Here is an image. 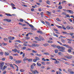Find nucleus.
Returning a JSON list of instances; mask_svg holds the SVG:
<instances>
[{
  "mask_svg": "<svg viewBox=\"0 0 74 74\" xmlns=\"http://www.w3.org/2000/svg\"><path fill=\"white\" fill-rule=\"evenodd\" d=\"M39 38L37 37H35L36 40V41H41V40H42V41L44 40V38H43L42 37V36H39Z\"/></svg>",
  "mask_w": 74,
  "mask_h": 74,
  "instance_id": "f257e3e1",
  "label": "nucleus"
},
{
  "mask_svg": "<svg viewBox=\"0 0 74 74\" xmlns=\"http://www.w3.org/2000/svg\"><path fill=\"white\" fill-rule=\"evenodd\" d=\"M4 66V62H1L0 63V70L3 69V67Z\"/></svg>",
  "mask_w": 74,
  "mask_h": 74,
  "instance_id": "f03ea898",
  "label": "nucleus"
},
{
  "mask_svg": "<svg viewBox=\"0 0 74 74\" xmlns=\"http://www.w3.org/2000/svg\"><path fill=\"white\" fill-rule=\"evenodd\" d=\"M61 49L60 50V51L63 52H65V51L64 50V49H65V47H61V49Z\"/></svg>",
  "mask_w": 74,
  "mask_h": 74,
  "instance_id": "7ed1b4c3",
  "label": "nucleus"
},
{
  "mask_svg": "<svg viewBox=\"0 0 74 74\" xmlns=\"http://www.w3.org/2000/svg\"><path fill=\"white\" fill-rule=\"evenodd\" d=\"M32 73H33V74H36V73H37V74H38V71L36 70H35L34 71H32Z\"/></svg>",
  "mask_w": 74,
  "mask_h": 74,
  "instance_id": "20e7f679",
  "label": "nucleus"
},
{
  "mask_svg": "<svg viewBox=\"0 0 74 74\" xmlns=\"http://www.w3.org/2000/svg\"><path fill=\"white\" fill-rule=\"evenodd\" d=\"M3 21H6V22H11V20H10L7 19H3Z\"/></svg>",
  "mask_w": 74,
  "mask_h": 74,
  "instance_id": "39448f33",
  "label": "nucleus"
},
{
  "mask_svg": "<svg viewBox=\"0 0 74 74\" xmlns=\"http://www.w3.org/2000/svg\"><path fill=\"white\" fill-rule=\"evenodd\" d=\"M8 38L9 39V40H12L14 39H15V38L13 37H12L11 36H10L8 37Z\"/></svg>",
  "mask_w": 74,
  "mask_h": 74,
  "instance_id": "423d86ee",
  "label": "nucleus"
},
{
  "mask_svg": "<svg viewBox=\"0 0 74 74\" xmlns=\"http://www.w3.org/2000/svg\"><path fill=\"white\" fill-rule=\"evenodd\" d=\"M66 48H70L71 50H73V48H72V47H71L69 46V45H66Z\"/></svg>",
  "mask_w": 74,
  "mask_h": 74,
  "instance_id": "0eeeda50",
  "label": "nucleus"
},
{
  "mask_svg": "<svg viewBox=\"0 0 74 74\" xmlns=\"http://www.w3.org/2000/svg\"><path fill=\"white\" fill-rule=\"evenodd\" d=\"M15 62H16V64H18L20 63H21V62H22V61L21 60H17V61H16Z\"/></svg>",
  "mask_w": 74,
  "mask_h": 74,
  "instance_id": "6e6552de",
  "label": "nucleus"
},
{
  "mask_svg": "<svg viewBox=\"0 0 74 74\" xmlns=\"http://www.w3.org/2000/svg\"><path fill=\"white\" fill-rule=\"evenodd\" d=\"M5 55L6 56H8V55H10V53L7 52H5Z\"/></svg>",
  "mask_w": 74,
  "mask_h": 74,
  "instance_id": "1a4fd4ad",
  "label": "nucleus"
},
{
  "mask_svg": "<svg viewBox=\"0 0 74 74\" xmlns=\"http://www.w3.org/2000/svg\"><path fill=\"white\" fill-rule=\"evenodd\" d=\"M65 58H67V59H71V58H72V56H70L69 57L66 56Z\"/></svg>",
  "mask_w": 74,
  "mask_h": 74,
  "instance_id": "9d476101",
  "label": "nucleus"
},
{
  "mask_svg": "<svg viewBox=\"0 0 74 74\" xmlns=\"http://www.w3.org/2000/svg\"><path fill=\"white\" fill-rule=\"evenodd\" d=\"M58 63H59V62L56 60H55V61L54 62V64H58Z\"/></svg>",
  "mask_w": 74,
  "mask_h": 74,
  "instance_id": "9b49d317",
  "label": "nucleus"
},
{
  "mask_svg": "<svg viewBox=\"0 0 74 74\" xmlns=\"http://www.w3.org/2000/svg\"><path fill=\"white\" fill-rule=\"evenodd\" d=\"M12 51H13L14 52H17V49H12Z\"/></svg>",
  "mask_w": 74,
  "mask_h": 74,
  "instance_id": "f8f14e48",
  "label": "nucleus"
},
{
  "mask_svg": "<svg viewBox=\"0 0 74 74\" xmlns=\"http://www.w3.org/2000/svg\"><path fill=\"white\" fill-rule=\"evenodd\" d=\"M66 11L67 12H68V11H69V12L71 13V14H73V11L71 10H67Z\"/></svg>",
  "mask_w": 74,
  "mask_h": 74,
  "instance_id": "ddd939ff",
  "label": "nucleus"
},
{
  "mask_svg": "<svg viewBox=\"0 0 74 74\" xmlns=\"http://www.w3.org/2000/svg\"><path fill=\"white\" fill-rule=\"evenodd\" d=\"M56 26L57 27H58V28H59V29H62V27L61 26H59L58 25H56Z\"/></svg>",
  "mask_w": 74,
  "mask_h": 74,
  "instance_id": "4468645a",
  "label": "nucleus"
},
{
  "mask_svg": "<svg viewBox=\"0 0 74 74\" xmlns=\"http://www.w3.org/2000/svg\"><path fill=\"white\" fill-rule=\"evenodd\" d=\"M51 46L52 47H53L54 48H56V45H51Z\"/></svg>",
  "mask_w": 74,
  "mask_h": 74,
  "instance_id": "2eb2a0df",
  "label": "nucleus"
},
{
  "mask_svg": "<svg viewBox=\"0 0 74 74\" xmlns=\"http://www.w3.org/2000/svg\"><path fill=\"white\" fill-rule=\"evenodd\" d=\"M15 42H19V43H21L22 42L21 41L19 40H15Z\"/></svg>",
  "mask_w": 74,
  "mask_h": 74,
  "instance_id": "dca6fc26",
  "label": "nucleus"
},
{
  "mask_svg": "<svg viewBox=\"0 0 74 74\" xmlns=\"http://www.w3.org/2000/svg\"><path fill=\"white\" fill-rule=\"evenodd\" d=\"M5 14L7 16H12V15L10 14L5 13Z\"/></svg>",
  "mask_w": 74,
  "mask_h": 74,
  "instance_id": "f3484780",
  "label": "nucleus"
},
{
  "mask_svg": "<svg viewBox=\"0 0 74 74\" xmlns=\"http://www.w3.org/2000/svg\"><path fill=\"white\" fill-rule=\"evenodd\" d=\"M27 59H27V58L25 57L23 60V61L24 62H25V61H26V60H27Z\"/></svg>",
  "mask_w": 74,
  "mask_h": 74,
  "instance_id": "a211bd4d",
  "label": "nucleus"
},
{
  "mask_svg": "<svg viewBox=\"0 0 74 74\" xmlns=\"http://www.w3.org/2000/svg\"><path fill=\"white\" fill-rule=\"evenodd\" d=\"M43 45H44V46L45 47H47V46H48V44L47 43H46L44 44H43Z\"/></svg>",
  "mask_w": 74,
  "mask_h": 74,
  "instance_id": "6ab92c4d",
  "label": "nucleus"
},
{
  "mask_svg": "<svg viewBox=\"0 0 74 74\" xmlns=\"http://www.w3.org/2000/svg\"><path fill=\"white\" fill-rule=\"evenodd\" d=\"M36 56H42V54H39L38 53H37L36 54Z\"/></svg>",
  "mask_w": 74,
  "mask_h": 74,
  "instance_id": "aec40b11",
  "label": "nucleus"
},
{
  "mask_svg": "<svg viewBox=\"0 0 74 74\" xmlns=\"http://www.w3.org/2000/svg\"><path fill=\"white\" fill-rule=\"evenodd\" d=\"M19 21L20 22H23V19L22 18H20Z\"/></svg>",
  "mask_w": 74,
  "mask_h": 74,
  "instance_id": "412c9836",
  "label": "nucleus"
},
{
  "mask_svg": "<svg viewBox=\"0 0 74 74\" xmlns=\"http://www.w3.org/2000/svg\"><path fill=\"white\" fill-rule=\"evenodd\" d=\"M10 65L11 67H12V68H13V69H14V66H13V64H10Z\"/></svg>",
  "mask_w": 74,
  "mask_h": 74,
  "instance_id": "4be33fe9",
  "label": "nucleus"
},
{
  "mask_svg": "<svg viewBox=\"0 0 74 74\" xmlns=\"http://www.w3.org/2000/svg\"><path fill=\"white\" fill-rule=\"evenodd\" d=\"M37 66H41V64H40V63H38V62H37Z\"/></svg>",
  "mask_w": 74,
  "mask_h": 74,
  "instance_id": "5701e85b",
  "label": "nucleus"
},
{
  "mask_svg": "<svg viewBox=\"0 0 74 74\" xmlns=\"http://www.w3.org/2000/svg\"><path fill=\"white\" fill-rule=\"evenodd\" d=\"M46 3L47 4H49V5L50 4V1H47Z\"/></svg>",
  "mask_w": 74,
  "mask_h": 74,
  "instance_id": "b1692460",
  "label": "nucleus"
},
{
  "mask_svg": "<svg viewBox=\"0 0 74 74\" xmlns=\"http://www.w3.org/2000/svg\"><path fill=\"white\" fill-rule=\"evenodd\" d=\"M7 67V66L6 65H5L3 67V69L5 70V69H6Z\"/></svg>",
  "mask_w": 74,
  "mask_h": 74,
  "instance_id": "393cba45",
  "label": "nucleus"
},
{
  "mask_svg": "<svg viewBox=\"0 0 74 74\" xmlns=\"http://www.w3.org/2000/svg\"><path fill=\"white\" fill-rule=\"evenodd\" d=\"M44 54L45 55H49V53H44Z\"/></svg>",
  "mask_w": 74,
  "mask_h": 74,
  "instance_id": "a878e982",
  "label": "nucleus"
},
{
  "mask_svg": "<svg viewBox=\"0 0 74 74\" xmlns=\"http://www.w3.org/2000/svg\"><path fill=\"white\" fill-rule=\"evenodd\" d=\"M31 69H34V66H33V65L32 64L31 66Z\"/></svg>",
  "mask_w": 74,
  "mask_h": 74,
  "instance_id": "bb28decb",
  "label": "nucleus"
},
{
  "mask_svg": "<svg viewBox=\"0 0 74 74\" xmlns=\"http://www.w3.org/2000/svg\"><path fill=\"white\" fill-rule=\"evenodd\" d=\"M29 25L30 27H32V28H34V27L32 25V24H29Z\"/></svg>",
  "mask_w": 74,
  "mask_h": 74,
  "instance_id": "cd10ccee",
  "label": "nucleus"
},
{
  "mask_svg": "<svg viewBox=\"0 0 74 74\" xmlns=\"http://www.w3.org/2000/svg\"><path fill=\"white\" fill-rule=\"evenodd\" d=\"M37 33H40V34H42V32L41 31H37Z\"/></svg>",
  "mask_w": 74,
  "mask_h": 74,
  "instance_id": "c85d7f7f",
  "label": "nucleus"
},
{
  "mask_svg": "<svg viewBox=\"0 0 74 74\" xmlns=\"http://www.w3.org/2000/svg\"><path fill=\"white\" fill-rule=\"evenodd\" d=\"M49 43H52L53 42V41L51 40H49L47 41Z\"/></svg>",
  "mask_w": 74,
  "mask_h": 74,
  "instance_id": "c756f323",
  "label": "nucleus"
},
{
  "mask_svg": "<svg viewBox=\"0 0 74 74\" xmlns=\"http://www.w3.org/2000/svg\"><path fill=\"white\" fill-rule=\"evenodd\" d=\"M53 35L54 36H56L57 37H58V34H55V33H53Z\"/></svg>",
  "mask_w": 74,
  "mask_h": 74,
  "instance_id": "7c9ffc66",
  "label": "nucleus"
},
{
  "mask_svg": "<svg viewBox=\"0 0 74 74\" xmlns=\"http://www.w3.org/2000/svg\"><path fill=\"white\" fill-rule=\"evenodd\" d=\"M37 60L36 59V58L34 59L33 60V61L34 62H37Z\"/></svg>",
  "mask_w": 74,
  "mask_h": 74,
  "instance_id": "2f4dec72",
  "label": "nucleus"
},
{
  "mask_svg": "<svg viewBox=\"0 0 74 74\" xmlns=\"http://www.w3.org/2000/svg\"><path fill=\"white\" fill-rule=\"evenodd\" d=\"M62 33H63V34H68V33L65 32H62Z\"/></svg>",
  "mask_w": 74,
  "mask_h": 74,
  "instance_id": "473e14b6",
  "label": "nucleus"
},
{
  "mask_svg": "<svg viewBox=\"0 0 74 74\" xmlns=\"http://www.w3.org/2000/svg\"><path fill=\"white\" fill-rule=\"evenodd\" d=\"M61 41L62 42H66V41L63 39H61Z\"/></svg>",
  "mask_w": 74,
  "mask_h": 74,
  "instance_id": "72a5a7b5",
  "label": "nucleus"
},
{
  "mask_svg": "<svg viewBox=\"0 0 74 74\" xmlns=\"http://www.w3.org/2000/svg\"><path fill=\"white\" fill-rule=\"evenodd\" d=\"M22 49L23 50H25V49H26V47H23L22 48Z\"/></svg>",
  "mask_w": 74,
  "mask_h": 74,
  "instance_id": "f704fd0d",
  "label": "nucleus"
},
{
  "mask_svg": "<svg viewBox=\"0 0 74 74\" xmlns=\"http://www.w3.org/2000/svg\"><path fill=\"white\" fill-rule=\"evenodd\" d=\"M62 27H63V29H64V30H66V27H64V26L62 25Z\"/></svg>",
  "mask_w": 74,
  "mask_h": 74,
  "instance_id": "c9c22d12",
  "label": "nucleus"
},
{
  "mask_svg": "<svg viewBox=\"0 0 74 74\" xmlns=\"http://www.w3.org/2000/svg\"><path fill=\"white\" fill-rule=\"evenodd\" d=\"M56 48H57L58 49H60L61 48V47H60V46H56Z\"/></svg>",
  "mask_w": 74,
  "mask_h": 74,
  "instance_id": "e433bc0d",
  "label": "nucleus"
},
{
  "mask_svg": "<svg viewBox=\"0 0 74 74\" xmlns=\"http://www.w3.org/2000/svg\"><path fill=\"white\" fill-rule=\"evenodd\" d=\"M35 58H36V59L37 60H37H40V58L38 57H35Z\"/></svg>",
  "mask_w": 74,
  "mask_h": 74,
  "instance_id": "4c0bfd02",
  "label": "nucleus"
},
{
  "mask_svg": "<svg viewBox=\"0 0 74 74\" xmlns=\"http://www.w3.org/2000/svg\"><path fill=\"white\" fill-rule=\"evenodd\" d=\"M27 60L28 62H32V59H27Z\"/></svg>",
  "mask_w": 74,
  "mask_h": 74,
  "instance_id": "58836bf2",
  "label": "nucleus"
},
{
  "mask_svg": "<svg viewBox=\"0 0 74 74\" xmlns=\"http://www.w3.org/2000/svg\"><path fill=\"white\" fill-rule=\"evenodd\" d=\"M45 22L47 25H49V23L48 22V21H45Z\"/></svg>",
  "mask_w": 74,
  "mask_h": 74,
  "instance_id": "ea45409f",
  "label": "nucleus"
},
{
  "mask_svg": "<svg viewBox=\"0 0 74 74\" xmlns=\"http://www.w3.org/2000/svg\"><path fill=\"white\" fill-rule=\"evenodd\" d=\"M15 66H16V67H17V69L16 70V71H18V66H17L16 65H15Z\"/></svg>",
  "mask_w": 74,
  "mask_h": 74,
  "instance_id": "a19ab883",
  "label": "nucleus"
},
{
  "mask_svg": "<svg viewBox=\"0 0 74 74\" xmlns=\"http://www.w3.org/2000/svg\"><path fill=\"white\" fill-rule=\"evenodd\" d=\"M66 29L69 30L70 29V26H68L66 27Z\"/></svg>",
  "mask_w": 74,
  "mask_h": 74,
  "instance_id": "79ce46f5",
  "label": "nucleus"
},
{
  "mask_svg": "<svg viewBox=\"0 0 74 74\" xmlns=\"http://www.w3.org/2000/svg\"><path fill=\"white\" fill-rule=\"evenodd\" d=\"M58 9H59L60 10V9H62V6H60L58 7Z\"/></svg>",
  "mask_w": 74,
  "mask_h": 74,
  "instance_id": "37998d69",
  "label": "nucleus"
},
{
  "mask_svg": "<svg viewBox=\"0 0 74 74\" xmlns=\"http://www.w3.org/2000/svg\"><path fill=\"white\" fill-rule=\"evenodd\" d=\"M3 53H4L3 52L1 51V52H0V55H3Z\"/></svg>",
  "mask_w": 74,
  "mask_h": 74,
  "instance_id": "c03bdc74",
  "label": "nucleus"
},
{
  "mask_svg": "<svg viewBox=\"0 0 74 74\" xmlns=\"http://www.w3.org/2000/svg\"><path fill=\"white\" fill-rule=\"evenodd\" d=\"M55 53H58V50L57 49H56L55 50Z\"/></svg>",
  "mask_w": 74,
  "mask_h": 74,
  "instance_id": "a18cd8bd",
  "label": "nucleus"
},
{
  "mask_svg": "<svg viewBox=\"0 0 74 74\" xmlns=\"http://www.w3.org/2000/svg\"><path fill=\"white\" fill-rule=\"evenodd\" d=\"M32 52H33V53H37V51H35L34 50H32Z\"/></svg>",
  "mask_w": 74,
  "mask_h": 74,
  "instance_id": "49530a36",
  "label": "nucleus"
},
{
  "mask_svg": "<svg viewBox=\"0 0 74 74\" xmlns=\"http://www.w3.org/2000/svg\"><path fill=\"white\" fill-rule=\"evenodd\" d=\"M57 42L60 45H62V44L61 42H60L58 41H57Z\"/></svg>",
  "mask_w": 74,
  "mask_h": 74,
  "instance_id": "de8ad7c7",
  "label": "nucleus"
},
{
  "mask_svg": "<svg viewBox=\"0 0 74 74\" xmlns=\"http://www.w3.org/2000/svg\"><path fill=\"white\" fill-rule=\"evenodd\" d=\"M20 71L21 72H24V71H25V70L23 69H21L20 70Z\"/></svg>",
  "mask_w": 74,
  "mask_h": 74,
  "instance_id": "09e8293b",
  "label": "nucleus"
},
{
  "mask_svg": "<svg viewBox=\"0 0 74 74\" xmlns=\"http://www.w3.org/2000/svg\"><path fill=\"white\" fill-rule=\"evenodd\" d=\"M47 14H49V15H50L51 14V12H47Z\"/></svg>",
  "mask_w": 74,
  "mask_h": 74,
  "instance_id": "8fccbe9b",
  "label": "nucleus"
},
{
  "mask_svg": "<svg viewBox=\"0 0 74 74\" xmlns=\"http://www.w3.org/2000/svg\"><path fill=\"white\" fill-rule=\"evenodd\" d=\"M23 45H24V46H25V47H26L27 46V45H28V44L24 43L23 44Z\"/></svg>",
  "mask_w": 74,
  "mask_h": 74,
  "instance_id": "3c124183",
  "label": "nucleus"
},
{
  "mask_svg": "<svg viewBox=\"0 0 74 74\" xmlns=\"http://www.w3.org/2000/svg\"><path fill=\"white\" fill-rule=\"evenodd\" d=\"M51 59H52V60H56V59L55 58H50Z\"/></svg>",
  "mask_w": 74,
  "mask_h": 74,
  "instance_id": "603ef678",
  "label": "nucleus"
},
{
  "mask_svg": "<svg viewBox=\"0 0 74 74\" xmlns=\"http://www.w3.org/2000/svg\"><path fill=\"white\" fill-rule=\"evenodd\" d=\"M59 55H62V52H60L58 53Z\"/></svg>",
  "mask_w": 74,
  "mask_h": 74,
  "instance_id": "864d4df0",
  "label": "nucleus"
},
{
  "mask_svg": "<svg viewBox=\"0 0 74 74\" xmlns=\"http://www.w3.org/2000/svg\"><path fill=\"white\" fill-rule=\"evenodd\" d=\"M28 25H30V24L28 22H27L26 21H24Z\"/></svg>",
  "mask_w": 74,
  "mask_h": 74,
  "instance_id": "5fc2aeb1",
  "label": "nucleus"
},
{
  "mask_svg": "<svg viewBox=\"0 0 74 74\" xmlns=\"http://www.w3.org/2000/svg\"><path fill=\"white\" fill-rule=\"evenodd\" d=\"M69 21L71 22H73V20H72V19L71 18H69Z\"/></svg>",
  "mask_w": 74,
  "mask_h": 74,
  "instance_id": "6e6d98bb",
  "label": "nucleus"
},
{
  "mask_svg": "<svg viewBox=\"0 0 74 74\" xmlns=\"http://www.w3.org/2000/svg\"><path fill=\"white\" fill-rule=\"evenodd\" d=\"M41 63H42V64H43V65H45V63L44 62H42Z\"/></svg>",
  "mask_w": 74,
  "mask_h": 74,
  "instance_id": "4d7b16f0",
  "label": "nucleus"
},
{
  "mask_svg": "<svg viewBox=\"0 0 74 74\" xmlns=\"http://www.w3.org/2000/svg\"><path fill=\"white\" fill-rule=\"evenodd\" d=\"M74 33H70V34L71 35V36H73V34H74Z\"/></svg>",
  "mask_w": 74,
  "mask_h": 74,
  "instance_id": "13d9d810",
  "label": "nucleus"
},
{
  "mask_svg": "<svg viewBox=\"0 0 74 74\" xmlns=\"http://www.w3.org/2000/svg\"><path fill=\"white\" fill-rule=\"evenodd\" d=\"M62 14L64 15H66V12H63L62 13Z\"/></svg>",
  "mask_w": 74,
  "mask_h": 74,
  "instance_id": "bf43d9fd",
  "label": "nucleus"
},
{
  "mask_svg": "<svg viewBox=\"0 0 74 74\" xmlns=\"http://www.w3.org/2000/svg\"><path fill=\"white\" fill-rule=\"evenodd\" d=\"M4 41H7V40H8V39L6 38H5L4 39Z\"/></svg>",
  "mask_w": 74,
  "mask_h": 74,
  "instance_id": "052dcab7",
  "label": "nucleus"
},
{
  "mask_svg": "<svg viewBox=\"0 0 74 74\" xmlns=\"http://www.w3.org/2000/svg\"><path fill=\"white\" fill-rule=\"evenodd\" d=\"M25 53H23V58H24L25 57Z\"/></svg>",
  "mask_w": 74,
  "mask_h": 74,
  "instance_id": "680f3d73",
  "label": "nucleus"
},
{
  "mask_svg": "<svg viewBox=\"0 0 74 74\" xmlns=\"http://www.w3.org/2000/svg\"><path fill=\"white\" fill-rule=\"evenodd\" d=\"M36 4H38V5H41V4L40 3H36Z\"/></svg>",
  "mask_w": 74,
  "mask_h": 74,
  "instance_id": "e2e57ef3",
  "label": "nucleus"
},
{
  "mask_svg": "<svg viewBox=\"0 0 74 74\" xmlns=\"http://www.w3.org/2000/svg\"><path fill=\"white\" fill-rule=\"evenodd\" d=\"M70 73H71V74H74V72H73L72 71H70Z\"/></svg>",
  "mask_w": 74,
  "mask_h": 74,
  "instance_id": "0e129e2a",
  "label": "nucleus"
},
{
  "mask_svg": "<svg viewBox=\"0 0 74 74\" xmlns=\"http://www.w3.org/2000/svg\"><path fill=\"white\" fill-rule=\"evenodd\" d=\"M2 44L3 45H7V43H2Z\"/></svg>",
  "mask_w": 74,
  "mask_h": 74,
  "instance_id": "69168bd1",
  "label": "nucleus"
},
{
  "mask_svg": "<svg viewBox=\"0 0 74 74\" xmlns=\"http://www.w3.org/2000/svg\"><path fill=\"white\" fill-rule=\"evenodd\" d=\"M10 59H11V60H12V59H13V58L12 57L10 56Z\"/></svg>",
  "mask_w": 74,
  "mask_h": 74,
  "instance_id": "338daca9",
  "label": "nucleus"
},
{
  "mask_svg": "<svg viewBox=\"0 0 74 74\" xmlns=\"http://www.w3.org/2000/svg\"><path fill=\"white\" fill-rule=\"evenodd\" d=\"M66 16L68 18H70V16H69V15L68 14H67V15H66Z\"/></svg>",
  "mask_w": 74,
  "mask_h": 74,
  "instance_id": "774afa93",
  "label": "nucleus"
}]
</instances>
